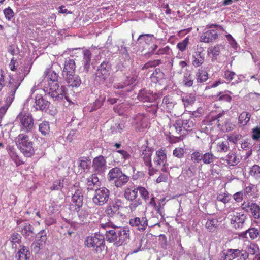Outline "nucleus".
I'll return each instance as SVG.
<instances>
[{"label":"nucleus","instance_id":"obj_1","mask_svg":"<svg viewBox=\"0 0 260 260\" xmlns=\"http://www.w3.org/2000/svg\"><path fill=\"white\" fill-rule=\"evenodd\" d=\"M58 77V75L51 69H48L45 72L41 86L43 88L45 94L50 96L54 101H57L65 98L69 103L73 104L67 95L66 87L59 86Z\"/></svg>","mask_w":260,"mask_h":260},{"label":"nucleus","instance_id":"obj_2","mask_svg":"<svg viewBox=\"0 0 260 260\" xmlns=\"http://www.w3.org/2000/svg\"><path fill=\"white\" fill-rule=\"evenodd\" d=\"M196 119L193 117H190L188 118H185L184 116L177 118L170 126V129L172 133L178 135V136H175L176 141L171 140V136L170 137V141L171 143H175L179 141L182 139L181 137L185 135L188 132L191 131L194 126Z\"/></svg>","mask_w":260,"mask_h":260},{"label":"nucleus","instance_id":"obj_3","mask_svg":"<svg viewBox=\"0 0 260 260\" xmlns=\"http://www.w3.org/2000/svg\"><path fill=\"white\" fill-rule=\"evenodd\" d=\"M30 69L31 66H20L16 76H9L10 79L7 85L8 90L7 98L9 99V100L14 101L16 90L20 86L26 75L30 72Z\"/></svg>","mask_w":260,"mask_h":260},{"label":"nucleus","instance_id":"obj_4","mask_svg":"<svg viewBox=\"0 0 260 260\" xmlns=\"http://www.w3.org/2000/svg\"><path fill=\"white\" fill-rule=\"evenodd\" d=\"M109 235L105 237L109 243H113L118 247L126 243L129 238V230L127 227H114L113 231L109 232Z\"/></svg>","mask_w":260,"mask_h":260},{"label":"nucleus","instance_id":"obj_5","mask_svg":"<svg viewBox=\"0 0 260 260\" xmlns=\"http://www.w3.org/2000/svg\"><path fill=\"white\" fill-rule=\"evenodd\" d=\"M84 245L88 248H92L95 254L101 255L106 248L105 236L99 233H95L93 235L86 238Z\"/></svg>","mask_w":260,"mask_h":260},{"label":"nucleus","instance_id":"obj_6","mask_svg":"<svg viewBox=\"0 0 260 260\" xmlns=\"http://www.w3.org/2000/svg\"><path fill=\"white\" fill-rule=\"evenodd\" d=\"M16 144L25 157H30L34 154L33 143L29 140L28 136L24 134H19L17 137Z\"/></svg>","mask_w":260,"mask_h":260},{"label":"nucleus","instance_id":"obj_7","mask_svg":"<svg viewBox=\"0 0 260 260\" xmlns=\"http://www.w3.org/2000/svg\"><path fill=\"white\" fill-rule=\"evenodd\" d=\"M107 179L118 188L125 185L129 181V177L123 173L120 168L114 167L110 170Z\"/></svg>","mask_w":260,"mask_h":260},{"label":"nucleus","instance_id":"obj_8","mask_svg":"<svg viewBox=\"0 0 260 260\" xmlns=\"http://www.w3.org/2000/svg\"><path fill=\"white\" fill-rule=\"evenodd\" d=\"M75 66H63L62 76L69 86L78 87L81 84L80 77L75 74Z\"/></svg>","mask_w":260,"mask_h":260},{"label":"nucleus","instance_id":"obj_9","mask_svg":"<svg viewBox=\"0 0 260 260\" xmlns=\"http://www.w3.org/2000/svg\"><path fill=\"white\" fill-rule=\"evenodd\" d=\"M137 76L135 75H130L126 77L124 81L115 83L113 87L116 89H122L120 92H116V94L120 95L121 96H125L127 92H131L133 90L132 85L136 80Z\"/></svg>","mask_w":260,"mask_h":260},{"label":"nucleus","instance_id":"obj_10","mask_svg":"<svg viewBox=\"0 0 260 260\" xmlns=\"http://www.w3.org/2000/svg\"><path fill=\"white\" fill-rule=\"evenodd\" d=\"M92 169L94 174L103 177L107 170L106 157L100 155L92 160Z\"/></svg>","mask_w":260,"mask_h":260},{"label":"nucleus","instance_id":"obj_11","mask_svg":"<svg viewBox=\"0 0 260 260\" xmlns=\"http://www.w3.org/2000/svg\"><path fill=\"white\" fill-rule=\"evenodd\" d=\"M123 196L127 200L130 201L128 207L131 211H134L138 206L142 204V200L138 198L136 188H126Z\"/></svg>","mask_w":260,"mask_h":260},{"label":"nucleus","instance_id":"obj_12","mask_svg":"<svg viewBox=\"0 0 260 260\" xmlns=\"http://www.w3.org/2000/svg\"><path fill=\"white\" fill-rule=\"evenodd\" d=\"M20 122V130L25 133L31 132L34 127V120L32 115L28 113H20L17 117Z\"/></svg>","mask_w":260,"mask_h":260},{"label":"nucleus","instance_id":"obj_13","mask_svg":"<svg viewBox=\"0 0 260 260\" xmlns=\"http://www.w3.org/2000/svg\"><path fill=\"white\" fill-rule=\"evenodd\" d=\"M162 92L159 91L157 93H153L150 90H147L145 88L141 89L138 93V99L143 103L147 102L152 103L153 102L160 99L162 96Z\"/></svg>","mask_w":260,"mask_h":260},{"label":"nucleus","instance_id":"obj_14","mask_svg":"<svg viewBox=\"0 0 260 260\" xmlns=\"http://www.w3.org/2000/svg\"><path fill=\"white\" fill-rule=\"evenodd\" d=\"M110 196V191L105 187L95 189L92 201L97 206H103L108 201Z\"/></svg>","mask_w":260,"mask_h":260},{"label":"nucleus","instance_id":"obj_15","mask_svg":"<svg viewBox=\"0 0 260 260\" xmlns=\"http://www.w3.org/2000/svg\"><path fill=\"white\" fill-rule=\"evenodd\" d=\"M241 207L245 211L250 213L254 219H260V206L256 203L244 202Z\"/></svg>","mask_w":260,"mask_h":260},{"label":"nucleus","instance_id":"obj_16","mask_svg":"<svg viewBox=\"0 0 260 260\" xmlns=\"http://www.w3.org/2000/svg\"><path fill=\"white\" fill-rule=\"evenodd\" d=\"M83 206V195L81 190L77 189L72 194L69 209L74 211Z\"/></svg>","mask_w":260,"mask_h":260},{"label":"nucleus","instance_id":"obj_17","mask_svg":"<svg viewBox=\"0 0 260 260\" xmlns=\"http://www.w3.org/2000/svg\"><path fill=\"white\" fill-rule=\"evenodd\" d=\"M95 79L100 84H104L106 79L109 76L111 66H95Z\"/></svg>","mask_w":260,"mask_h":260},{"label":"nucleus","instance_id":"obj_18","mask_svg":"<svg viewBox=\"0 0 260 260\" xmlns=\"http://www.w3.org/2000/svg\"><path fill=\"white\" fill-rule=\"evenodd\" d=\"M122 201L115 198L107 206L105 210L106 214L109 217H113L119 214L120 207H122Z\"/></svg>","mask_w":260,"mask_h":260},{"label":"nucleus","instance_id":"obj_19","mask_svg":"<svg viewBox=\"0 0 260 260\" xmlns=\"http://www.w3.org/2000/svg\"><path fill=\"white\" fill-rule=\"evenodd\" d=\"M194 79V75L192 74L191 71L186 69L185 72H183L181 84L185 87H194L196 86V82Z\"/></svg>","mask_w":260,"mask_h":260},{"label":"nucleus","instance_id":"obj_20","mask_svg":"<svg viewBox=\"0 0 260 260\" xmlns=\"http://www.w3.org/2000/svg\"><path fill=\"white\" fill-rule=\"evenodd\" d=\"M133 123L135 128L141 131L147 126V118L144 114L139 113L133 118Z\"/></svg>","mask_w":260,"mask_h":260},{"label":"nucleus","instance_id":"obj_21","mask_svg":"<svg viewBox=\"0 0 260 260\" xmlns=\"http://www.w3.org/2000/svg\"><path fill=\"white\" fill-rule=\"evenodd\" d=\"M129 223L139 231H144L148 226V220L146 216L135 217L129 220Z\"/></svg>","mask_w":260,"mask_h":260},{"label":"nucleus","instance_id":"obj_22","mask_svg":"<svg viewBox=\"0 0 260 260\" xmlns=\"http://www.w3.org/2000/svg\"><path fill=\"white\" fill-rule=\"evenodd\" d=\"M247 215L240 213H236L231 219V224L236 229H242L247 219Z\"/></svg>","mask_w":260,"mask_h":260},{"label":"nucleus","instance_id":"obj_23","mask_svg":"<svg viewBox=\"0 0 260 260\" xmlns=\"http://www.w3.org/2000/svg\"><path fill=\"white\" fill-rule=\"evenodd\" d=\"M49 105L50 102L45 100L41 94L36 95L35 104L33 106L36 111H46L49 108Z\"/></svg>","mask_w":260,"mask_h":260},{"label":"nucleus","instance_id":"obj_24","mask_svg":"<svg viewBox=\"0 0 260 260\" xmlns=\"http://www.w3.org/2000/svg\"><path fill=\"white\" fill-rule=\"evenodd\" d=\"M218 37L217 31L213 29L208 30L204 32L200 37L201 42L210 43L215 41Z\"/></svg>","mask_w":260,"mask_h":260},{"label":"nucleus","instance_id":"obj_25","mask_svg":"<svg viewBox=\"0 0 260 260\" xmlns=\"http://www.w3.org/2000/svg\"><path fill=\"white\" fill-rule=\"evenodd\" d=\"M21 234L26 239H31L34 238L35 233L34 232V227L32 225L27 222L23 225H21L20 229L19 230Z\"/></svg>","mask_w":260,"mask_h":260},{"label":"nucleus","instance_id":"obj_26","mask_svg":"<svg viewBox=\"0 0 260 260\" xmlns=\"http://www.w3.org/2000/svg\"><path fill=\"white\" fill-rule=\"evenodd\" d=\"M20 248L15 255L16 260H29L30 253L28 247L24 245H20Z\"/></svg>","mask_w":260,"mask_h":260},{"label":"nucleus","instance_id":"obj_27","mask_svg":"<svg viewBox=\"0 0 260 260\" xmlns=\"http://www.w3.org/2000/svg\"><path fill=\"white\" fill-rule=\"evenodd\" d=\"M181 99L184 107L187 108L194 104L197 96L194 93H185L181 95Z\"/></svg>","mask_w":260,"mask_h":260},{"label":"nucleus","instance_id":"obj_28","mask_svg":"<svg viewBox=\"0 0 260 260\" xmlns=\"http://www.w3.org/2000/svg\"><path fill=\"white\" fill-rule=\"evenodd\" d=\"M247 234H248L249 238L251 240L255 239L260 235V229L251 226L245 231L241 232L239 234V236L242 238H247Z\"/></svg>","mask_w":260,"mask_h":260},{"label":"nucleus","instance_id":"obj_29","mask_svg":"<svg viewBox=\"0 0 260 260\" xmlns=\"http://www.w3.org/2000/svg\"><path fill=\"white\" fill-rule=\"evenodd\" d=\"M142 153L141 155L144 164L146 166H151V155L153 152V149L144 145L142 146Z\"/></svg>","mask_w":260,"mask_h":260},{"label":"nucleus","instance_id":"obj_30","mask_svg":"<svg viewBox=\"0 0 260 260\" xmlns=\"http://www.w3.org/2000/svg\"><path fill=\"white\" fill-rule=\"evenodd\" d=\"M99 183V178L96 174H92L86 179V183L88 191L95 190V186Z\"/></svg>","mask_w":260,"mask_h":260},{"label":"nucleus","instance_id":"obj_31","mask_svg":"<svg viewBox=\"0 0 260 260\" xmlns=\"http://www.w3.org/2000/svg\"><path fill=\"white\" fill-rule=\"evenodd\" d=\"M194 78L196 79V83H204L206 82L208 79V73L205 70L201 67L196 71Z\"/></svg>","mask_w":260,"mask_h":260},{"label":"nucleus","instance_id":"obj_32","mask_svg":"<svg viewBox=\"0 0 260 260\" xmlns=\"http://www.w3.org/2000/svg\"><path fill=\"white\" fill-rule=\"evenodd\" d=\"M156 157L154 158V162L158 166H165L167 163V155L165 150H159L156 152Z\"/></svg>","mask_w":260,"mask_h":260},{"label":"nucleus","instance_id":"obj_33","mask_svg":"<svg viewBox=\"0 0 260 260\" xmlns=\"http://www.w3.org/2000/svg\"><path fill=\"white\" fill-rule=\"evenodd\" d=\"M205 55L203 51H196L191 57L192 65H202L205 61Z\"/></svg>","mask_w":260,"mask_h":260},{"label":"nucleus","instance_id":"obj_34","mask_svg":"<svg viewBox=\"0 0 260 260\" xmlns=\"http://www.w3.org/2000/svg\"><path fill=\"white\" fill-rule=\"evenodd\" d=\"M6 149L11 159L16 163L17 165L24 163L19 158L17 154L16 149L12 146H7Z\"/></svg>","mask_w":260,"mask_h":260},{"label":"nucleus","instance_id":"obj_35","mask_svg":"<svg viewBox=\"0 0 260 260\" xmlns=\"http://www.w3.org/2000/svg\"><path fill=\"white\" fill-rule=\"evenodd\" d=\"M78 163V167L82 169L84 172H87L90 168L91 159L88 156L80 157Z\"/></svg>","mask_w":260,"mask_h":260},{"label":"nucleus","instance_id":"obj_36","mask_svg":"<svg viewBox=\"0 0 260 260\" xmlns=\"http://www.w3.org/2000/svg\"><path fill=\"white\" fill-rule=\"evenodd\" d=\"M175 104L172 98L170 95H167L163 98L161 106L164 109H166L167 111L170 112L174 108Z\"/></svg>","mask_w":260,"mask_h":260},{"label":"nucleus","instance_id":"obj_37","mask_svg":"<svg viewBox=\"0 0 260 260\" xmlns=\"http://www.w3.org/2000/svg\"><path fill=\"white\" fill-rule=\"evenodd\" d=\"M74 211L77 213L78 218L81 221H84V220L86 219L90 213L89 208L83 206Z\"/></svg>","mask_w":260,"mask_h":260},{"label":"nucleus","instance_id":"obj_38","mask_svg":"<svg viewBox=\"0 0 260 260\" xmlns=\"http://www.w3.org/2000/svg\"><path fill=\"white\" fill-rule=\"evenodd\" d=\"M182 174L186 177H192L196 174V166L193 164L186 165L183 168Z\"/></svg>","mask_w":260,"mask_h":260},{"label":"nucleus","instance_id":"obj_39","mask_svg":"<svg viewBox=\"0 0 260 260\" xmlns=\"http://www.w3.org/2000/svg\"><path fill=\"white\" fill-rule=\"evenodd\" d=\"M241 157L238 156L233 152H230L226 156V160L228 164L231 166L237 165L241 160Z\"/></svg>","mask_w":260,"mask_h":260},{"label":"nucleus","instance_id":"obj_40","mask_svg":"<svg viewBox=\"0 0 260 260\" xmlns=\"http://www.w3.org/2000/svg\"><path fill=\"white\" fill-rule=\"evenodd\" d=\"M231 94V92L229 91H221L214 96L217 101L230 102L232 100Z\"/></svg>","mask_w":260,"mask_h":260},{"label":"nucleus","instance_id":"obj_41","mask_svg":"<svg viewBox=\"0 0 260 260\" xmlns=\"http://www.w3.org/2000/svg\"><path fill=\"white\" fill-rule=\"evenodd\" d=\"M249 175L257 181L260 182V166L254 165L250 168Z\"/></svg>","mask_w":260,"mask_h":260},{"label":"nucleus","instance_id":"obj_42","mask_svg":"<svg viewBox=\"0 0 260 260\" xmlns=\"http://www.w3.org/2000/svg\"><path fill=\"white\" fill-rule=\"evenodd\" d=\"M65 179L60 178L59 179L55 180L52 183L50 189L51 191L57 190L62 191V189L64 187V182Z\"/></svg>","mask_w":260,"mask_h":260},{"label":"nucleus","instance_id":"obj_43","mask_svg":"<svg viewBox=\"0 0 260 260\" xmlns=\"http://www.w3.org/2000/svg\"><path fill=\"white\" fill-rule=\"evenodd\" d=\"M114 223H113L111 221H109L108 222H106L105 223L103 222H101L100 224V228L101 229H103L105 230V237L109 235V232L111 231H113L114 229V227H116Z\"/></svg>","mask_w":260,"mask_h":260},{"label":"nucleus","instance_id":"obj_44","mask_svg":"<svg viewBox=\"0 0 260 260\" xmlns=\"http://www.w3.org/2000/svg\"><path fill=\"white\" fill-rule=\"evenodd\" d=\"M251 118V114L246 111H244L241 113L238 118L239 123L241 126H245L247 125L249 121Z\"/></svg>","mask_w":260,"mask_h":260},{"label":"nucleus","instance_id":"obj_45","mask_svg":"<svg viewBox=\"0 0 260 260\" xmlns=\"http://www.w3.org/2000/svg\"><path fill=\"white\" fill-rule=\"evenodd\" d=\"M215 159L216 157L211 152H208L202 154V161L205 165L213 164Z\"/></svg>","mask_w":260,"mask_h":260},{"label":"nucleus","instance_id":"obj_46","mask_svg":"<svg viewBox=\"0 0 260 260\" xmlns=\"http://www.w3.org/2000/svg\"><path fill=\"white\" fill-rule=\"evenodd\" d=\"M39 131L41 134L44 136H47L50 133V124L47 121H43L39 124Z\"/></svg>","mask_w":260,"mask_h":260},{"label":"nucleus","instance_id":"obj_47","mask_svg":"<svg viewBox=\"0 0 260 260\" xmlns=\"http://www.w3.org/2000/svg\"><path fill=\"white\" fill-rule=\"evenodd\" d=\"M105 101V97L100 96L99 98L96 99L95 101V102L93 103L92 106L91 107L90 109L89 110V111L90 112L96 111L100 108H101L103 105L104 102Z\"/></svg>","mask_w":260,"mask_h":260},{"label":"nucleus","instance_id":"obj_48","mask_svg":"<svg viewBox=\"0 0 260 260\" xmlns=\"http://www.w3.org/2000/svg\"><path fill=\"white\" fill-rule=\"evenodd\" d=\"M224 114L225 112H223L221 113H219V114H217L214 116H212L210 120L209 121V122L210 123L211 125H212L213 123L214 122L215 123L217 124L218 127H220V126L222 125L221 122L223 121V120L221 119L223 117Z\"/></svg>","mask_w":260,"mask_h":260},{"label":"nucleus","instance_id":"obj_49","mask_svg":"<svg viewBox=\"0 0 260 260\" xmlns=\"http://www.w3.org/2000/svg\"><path fill=\"white\" fill-rule=\"evenodd\" d=\"M218 221L217 219H208L206 223V228L209 232L214 231L218 226Z\"/></svg>","mask_w":260,"mask_h":260},{"label":"nucleus","instance_id":"obj_50","mask_svg":"<svg viewBox=\"0 0 260 260\" xmlns=\"http://www.w3.org/2000/svg\"><path fill=\"white\" fill-rule=\"evenodd\" d=\"M240 253L241 251L239 249H229L228 253L226 255L224 260H232L239 257Z\"/></svg>","mask_w":260,"mask_h":260},{"label":"nucleus","instance_id":"obj_51","mask_svg":"<svg viewBox=\"0 0 260 260\" xmlns=\"http://www.w3.org/2000/svg\"><path fill=\"white\" fill-rule=\"evenodd\" d=\"M189 43V39L188 37H187L184 40L178 43L176 47L179 51L183 52L186 50Z\"/></svg>","mask_w":260,"mask_h":260},{"label":"nucleus","instance_id":"obj_52","mask_svg":"<svg viewBox=\"0 0 260 260\" xmlns=\"http://www.w3.org/2000/svg\"><path fill=\"white\" fill-rule=\"evenodd\" d=\"M256 187L255 185L249 183L247 186H246L243 192L244 193V195H247L249 197H254L255 194V191Z\"/></svg>","mask_w":260,"mask_h":260},{"label":"nucleus","instance_id":"obj_53","mask_svg":"<svg viewBox=\"0 0 260 260\" xmlns=\"http://www.w3.org/2000/svg\"><path fill=\"white\" fill-rule=\"evenodd\" d=\"M82 54L83 55L82 64L83 65H90L92 54L91 51L88 49H85L83 51Z\"/></svg>","mask_w":260,"mask_h":260},{"label":"nucleus","instance_id":"obj_54","mask_svg":"<svg viewBox=\"0 0 260 260\" xmlns=\"http://www.w3.org/2000/svg\"><path fill=\"white\" fill-rule=\"evenodd\" d=\"M21 236L18 233L14 232L12 233L10 240L12 243V246H13L14 245H15V246H16L17 244H19L21 243Z\"/></svg>","mask_w":260,"mask_h":260},{"label":"nucleus","instance_id":"obj_55","mask_svg":"<svg viewBox=\"0 0 260 260\" xmlns=\"http://www.w3.org/2000/svg\"><path fill=\"white\" fill-rule=\"evenodd\" d=\"M36 240L40 242V243L43 245L45 243L47 240L46 232L44 230L40 231L36 235Z\"/></svg>","mask_w":260,"mask_h":260},{"label":"nucleus","instance_id":"obj_56","mask_svg":"<svg viewBox=\"0 0 260 260\" xmlns=\"http://www.w3.org/2000/svg\"><path fill=\"white\" fill-rule=\"evenodd\" d=\"M242 138V136L238 133L231 134L228 136V140L233 144H236Z\"/></svg>","mask_w":260,"mask_h":260},{"label":"nucleus","instance_id":"obj_57","mask_svg":"<svg viewBox=\"0 0 260 260\" xmlns=\"http://www.w3.org/2000/svg\"><path fill=\"white\" fill-rule=\"evenodd\" d=\"M222 125L219 128L224 132H229L233 129V125L230 120L226 119L221 122Z\"/></svg>","mask_w":260,"mask_h":260},{"label":"nucleus","instance_id":"obj_58","mask_svg":"<svg viewBox=\"0 0 260 260\" xmlns=\"http://www.w3.org/2000/svg\"><path fill=\"white\" fill-rule=\"evenodd\" d=\"M13 101V100H9V99L6 98L5 104L0 108V118H2L6 113Z\"/></svg>","mask_w":260,"mask_h":260},{"label":"nucleus","instance_id":"obj_59","mask_svg":"<svg viewBox=\"0 0 260 260\" xmlns=\"http://www.w3.org/2000/svg\"><path fill=\"white\" fill-rule=\"evenodd\" d=\"M259 251V246L255 243H250L248 246V254L254 255Z\"/></svg>","mask_w":260,"mask_h":260},{"label":"nucleus","instance_id":"obj_60","mask_svg":"<svg viewBox=\"0 0 260 260\" xmlns=\"http://www.w3.org/2000/svg\"><path fill=\"white\" fill-rule=\"evenodd\" d=\"M202 154L199 151H195L191 154V159L195 163H199L202 161Z\"/></svg>","mask_w":260,"mask_h":260},{"label":"nucleus","instance_id":"obj_61","mask_svg":"<svg viewBox=\"0 0 260 260\" xmlns=\"http://www.w3.org/2000/svg\"><path fill=\"white\" fill-rule=\"evenodd\" d=\"M137 192H139L141 197L145 200L147 201L149 199V193L146 189L142 186H138L136 188Z\"/></svg>","mask_w":260,"mask_h":260},{"label":"nucleus","instance_id":"obj_62","mask_svg":"<svg viewBox=\"0 0 260 260\" xmlns=\"http://www.w3.org/2000/svg\"><path fill=\"white\" fill-rule=\"evenodd\" d=\"M157 213L159 214L161 217L160 221L165 220V211L164 210V205H161L160 202H159L158 204H156V206L154 207Z\"/></svg>","mask_w":260,"mask_h":260},{"label":"nucleus","instance_id":"obj_63","mask_svg":"<svg viewBox=\"0 0 260 260\" xmlns=\"http://www.w3.org/2000/svg\"><path fill=\"white\" fill-rule=\"evenodd\" d=\"M218 151L220 152H225L229 149V143L227 141L218 142L217 144Z\"/></svg>","mask_w":260,"mask_h":260},{"label":"nucleus","instance_id":"obj_64","mask_svg":"<svg viewBox=\"0 0 260 260\" xmlns=\"http://www.w3.org/2000/svg\"><path fill=\"white\" fill-rule=\"evenodd\" d=\"M222 46L221 45H217L209 48L210 52L214 56H218L220 53Z\"/></svg>","mask_w":260,"mask_h":260}]
</instances>
